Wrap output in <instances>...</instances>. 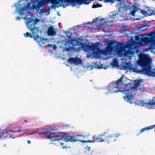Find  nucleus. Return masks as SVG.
Here are the masks:
<instances>
[{"label":"nucleus","mask_w":155,"mask_h":155,"mask_svg":"<svg viewBox=\"0 0 155 155\" xmlns=\"http://www.w3.org/2000/svg\"><path fill=\"white\" fill-rule=\"evenodd\" d=\"M39 21L38 19L33 20L31 18L28 19L26 22L27 26L28 29L30 30L32 34L35 36L33 37L34 40L37 42L42 47H45L49 46L50 47H52L53 44H49L46 43L47 40L44 38H41L38 35L39 31V28L36 26L37 23Z\"/></svg>","instance_id":"nucleus-1"},{"label":"nucleus","mask_w":155,"mask_h":155,"mask_svg":"<svg viewBox=\"0 0 155 155\" xmlns=\"http://www.w3.org/2000/svg\"><path fill=\"white\" fill-rule=\"evenodd\" d=\"M139 58L137 64L142 68V71L150 77H155V72L152 71L149 69L151 62L150 57L147 54H142Z\"/></svg>","instance_id":"nucleus-2"},{"label":"nucleus","mask_w":155,"mask_h":155,"mask_svg":"<svg viewBox=\"0 0 155 155\" xmlns=\"http://www.w3.org/2000/svg\"><path fill=\"white\" fill-rule=\"evenodd\" d=\"M121 84H123V87L121 88V92H126L125 95L123 97L124 99L126 101L130 104L133 103V96L132 94L130 93V90L135 91L136 89L135 86H134V84L131 82H129V83L126 84L124 83V82L121 81Z\"/></svg>","instance_id":"nucleus-3"},{"label":"nucleus","mask_w":155,"mask_h":155,"mask_svg":"<svg viewBox=\"0 0 155 155\" xmlns=\"http://www.w3.org/2000/svg\"><path fill=\"white\" fill-rule=\"evenodd\" d=\"M123 77L122 76L118 80L114 81L110 83L107 87L108 91L111 93L121 92V88L124 87L121 84Z\"/></svg>","instance_id":"nucleus-4"},{"label":"nucleus","mask_w":155,"mask_h":155,"mask_svg":"<svg viewBox=\"0 0 155 155\" xmlns=\"http://www.w3.org/2000/svg\"><path fill=\"white\" fill-rule=\"evenodd\" d=\"M42 130V133L41 132L39 133V134L40 135H44V136L47 139H49L53 142L56 141L59 143V142H58L59 140L62 139L63 138V136H51V134H54L51 132L50 130H49L46 128H42V129H41V131Z\"/></svg>","instance_id":"nucleus-5"},{"label":"nucleus","mask_w":155,"mask_h":155,"mask_svg":"<svg viewBox=\"0 0 155 155\" xmlns=\"http://www.w3.org/2000/svg\"><path fill=\"white\" fill-rule=\"evenodd\" d=\"M108 134L107 132H104L102 134L98 136V137L94 139V142H104L107 143H109L116 140V139L114 137L113 134L109 135L106 136L105 135Z\"/></svg>","instance_id":"nucleus-6"},{"label":"nucleus","mask_w":155,"mask_h":155,"mask_svg":"<svg viewBox=\"0 0 155 155\" xmlns=\"http://www.w3.org/2000/svg\"><path fill=\"white\" fill-rule=\"evenodd\" d=\"M134 44L130 41H129L124 46V44L122 43L117 42L115 45L113 47V49L118 53H119L121 50L124 49V48L128 49H132L134 48Z\"/></svg>","instance_id":"nucleus-7"},{"label":"nucleus","mask_w":155,"mask_h":155,"mask_svg":"<svg viewBox=\"0 0 155 155\" xmlns=\"http://www.w3.org/2000/svg\"><path fill=\"white\" fill-rule=\"evenodd\" d=\"M135 40L140 43H143L145 45H153L155 43L154 38V37H144L140 38L138 36H136L135 37Z\"/></svg>","instance_id":"nucleus-8"},{"label":"nucleus","mask_w":155,"mask_h":155,"mask_svg":"<svg viewBox=\"0 0 155 155\" xmlns=\"http://www.w3.org/2000/svg\"><path fill=\"white\" fill-rule=\"evenodd\" d=\"M61 2L64 1L65 2L68 3L67 5H68L69 3L72 5V7H74L75 5V2H77L79 5L82 4L88 5L92 2L91 0H59Z\"/></svg>","instance_id":"nucleus-9"},{"label":"nucleus","mask_w":155,"mask_h":155,"mask_svg":"<svg viewBox=\"0 0 155 155\" xmlns=\"http://www.w3.org/2000/svg\"><path fill=\"white\" fill-rule=\"evenodd\" d=\"M46 2H50L53 5H55L59 3V1L56 0H48V1H47L46 0H41L38 2L37 5L33 3L32 7L35 9L38 8L40 7H42Z\"/></svg>","instance_id":"nucleus-10"},{"label":"nucleus","mask_w":155,"mask_h":155,"mask_svg":"<svg viewBox=\"0 0 155 155\" xmlns=\"http://www.w3.org/2000/svg\"><path fill=\"white\" fill-rule=\"evenodd\" d=\"M42 128H38L35 129L34 130L31 131L29 130L28 129H26L23 130L24 132L25 133L26 135H32L33 134H39L41 132Z\"/></svg>","instance_id":"nucleus-11"},{"label":"nucleus","mask_w":155,"mask_h":155,"mask_svg":"<svg viewBox=\"0 0 155 155\" xmlns=\"http://www.w3.org/2000/svg\"><path fill=\"white\" fill-rule=\"evenodd\" d=\"M10 133V131H6V130H3V131L2 133L0 135V139L2 138H3V140H4L8 138H12L13 139L15 138V137L14 136V137H12V135H10V136H7L8 134H9Z\"/></svg>","instance_id":"nucleus-12"},{"label":"nucleus","mask_w":155,"mask_h":155,"mask_svg":"<svg viewBox=\"0 0 155 155\" xmlns=\"http://www.w3.org/2000/svg\"><path fill=\"white\" fill-rule=\"evenodd\" d=\"M54 26L51 25L48 29L47 34L49 36H52L56 34L57 30L54 28Z\"/></svg>","instance_id":"nucleus-13"},{"label":"nucleus","mask_w":155,"mask_h":155,"mask_svg":"<svg viewBox=\"0 0 155 155\" xmlns=\"http://www.w3.org/2000/svg\"><path fill=\"white\" fill-rule=\"evenodd\" d=\"M99 44V42H97L96 43V44H92L87 45V48L88 49L93 51H95L96 49L98 51L100 50V49L98 48V46Z\"/></svg>","instance_id":"nucleus-14"},{"label":"nucleus","mask_w":155,"mask_h":155,"mask_svg":"<svg viewBox=\"0 0 155 155\" xmlns=\"http://www.w3.org/2000/svg\"><path fill=\"white\" fill-rule=\"evenodd\" d=\"M63 136V139L64 138L65 141L67 142H68L69 141L71 142H75L77 141L78 140H79L78 139H76L75 136H65V137L64 136Z\"/></svg>","instance_id":"nucleus-15"},{"label":"nucleus","mask_w":155,"mask_h":155,"mask_svg":"<svg viewBox=\"0 0 155 155\" xmlns=\"http://www.w3.org/2000/svg\"><path fill=\"white\" fill-rule=\"evenodd\" d=\"M68 61L71 63H73L76 64H80L81 63V60H80L78 58L70 57L68 60Z\"/></svg>","instance_id":"nucleus-16"},{"label":"nucleus","mask_w":155,"mask_h":155,"mask_svg":"<svg viewBox=\"0 0 155 155\" xmlns=\"http://www.w3.org/2000/svg\"><path fill=\"white\" fill-rule=\"evenodd\" d=\"M75 137L76 139H78L79 140H77V141H79V142H81L82 143H88L89 142L90 143H94V140H81V137H84V136H83L82 135H76L75 136Z\"/></svg>","instance_id":"nucleus-17"},{"label":"nucleus","mask_w":155,"mask_h":155,"mask_svg":"<svg viewBox=\"0 0 155 155\" xmlns=\"http://www.w3.org/2000/svg\"><path fill=\"white\" fill-rule=\"evenodd\" d=\"M143 83V80L142 79H136L135 80L133 84L134 86H135V88L136 89L137 87L140 86L142 85V84Z\"/></svg>","instance_id":"nucleus-18"},{"label":"nucleus","mask_w":155,"mask_h":155,"mask_svg":"<svg viewBox=\"0 0 155 155\" xmlns=\"http://www.w3.org/2000/svg\"><path fill=\"white\" fill-rule=\"evenodd\" d=\"M26 10V7H23L20 8L19 9L18 8H17L16 11L18 13L21 15H22L24 14L25 11Z\"/></svg>","instance_id":"nucleus-19"},{"label":"nucleus","mask_w":155,"mask_h":155,"mask_svg":"<svg viewBox=\"0 0 155 155\" xmlns=\"http://www.w3.org/2000/svg\"><path fill=\"white\" fill-rule=\"evenodd\" d=\"M23 128V127H20V126H17L15 127H14L12 129L10 130V131L12 132H18V133H21L22 131V130H21Z\"/></svg>","instance_id":"nucleus-20"},{"label":"nucleus","mask_w":155,"mask_h":155,"mask_svg":"<svg viewBox=\"0 0 155 155\" xmlns=\"http://www.w3.org/2000/svg\"><path fill=\"white\" fill-rule=\"evenodd\" d=\"M118 15L117 13L110 15H109L110 18L111 19L110 22H113L116 21L118 18Z\"/></svg>","instance_id":"nucleus-21"},{"label":"nucleus","mask_w":155,"mask_h":155,"mask_svg":"<svg viewBox=\"0 0 155 155\" xmlns=\"http://www.w3.org/2000/svg\"><path fill=\"white\" fill-rule=\"evenodd\" d=\"M147 12L148 13L149 15H151L153 14L155 15V8H151L149 9H148Z\"/></svg>","instance_id":"nucleus-22"},{"label":"nucleus","mask_w":155,"mask_h":155,"mask_svg":"<svg viewBox=\"0 0 155 155\" xmlns=\"http://www.w3.org/2000/svg\"><path fill=\"white\" fill-rule=\"evenodd\" d=\"M85 149H87V150H85L86 153L88 154H90L92 153L93 150L91 149V147H89L88 145H87L86 146Z\"/></svg>","instance_id":"nucleus-23"},{"label":"nucleus","mask_w":155,"mask_h":155,"mask_svg":"<svg viewBox=\"0 0 155 155\" xmlns=\"http://www.w3.org/2000/svg\"><path fill=\"white\" fill-rule=\"evenodd\" d=\"M124 55L128 56L129 55H132L133 54V51L131 49L124 50Z\"/></svg>","instance_id":"nucleus-24"},{"label":"nucleus","mask_w":155,"mask_h":155,"mask_svg":"<svg viewBox=\"0 0 155 155\" xmlns=\"http://www.w3.org/2000/svg\"><path fill=\"white\" fill-rule=\"evenodd\" d=\"M32 35L34 36V37H33V36L30 33H29L28 32H26L24 34V36L26 38L30 37L31 38H33V37L35 36L33 34H32Z\"/></svg>","instance_id":"nucleus-25"},{"label":"nucleus","mask_w":155,"mask_h":155,"mask_svg":"<svg viewBox=\"0 0 155 155\" xmlns=\"http://www.w3.org/2000/svg\"><path fill=\"white\" fill-rule=\"evenodd\" d=\"M137 91H140V92H143L145 90L144 88L142 86H138L137 87V88L136 89Z\"/></svg>","instance_id":"nucleus-26"},{"label":"nucleus","mask_w":155,"mask_h":155,"mask_svg":"<svg viewBox=\"0 0 155 155\" xmlns=\"http://www.w3.org/2000/svg\"><path fill=\"white\" fill-rule=\"evenodd\" d=\"M102 6V5L97 3L93 5H92L91 8H97L101 7Z\"/></svg>","instance_id":"nucleus-27"},{"label":"nucleus","mask_w":155,"mask_h":155,"mask_svg":"<svg viewBox=\"0 0 155 155\" xmlns=\"http://www.w3.org/2000/svg\"><path fill=\"white\" fill-rule=\"evenodd\" d=\"M148 36L150 37H154L155 41V31H152L147 35Z\"/></svg>","instance_id":"nucleus-28"},{"label":"nucleus","mask_w":155,"mask_h":155,"mask_svg":"<svg viewBox=\"0 0 155 155\" xmlns=\"http://www.w3.org/2000/svg\"><path fill=\"white\" fill-rule=\"evenodd\" d=\"M154 102L151 103L150 102L148 103L145 102L143 104V106L147 107H148L150 105H153L154 104Z\"/></svg>","instance_id":"nucleus-29"},{"label":"nucleus","mask_w":155,"mask_h":155,"mask_svg":"<svg viewBox=\"0 0 155 155\" xmlns=\"http://www.w3.org/2000/svg\"><path fill=\"white\" fill-rule=\"evenodd\" d=\"M100 25L101 26H103L105 25V23H106V22L104 18H102L100 19Z\"/></svg>","instance_id":"nucleus-30"},{"label":"nucleus","mask_w":155,"mask_h":155,"mask_svg":"<svg viewBox=\"0 0 155 155\" xmlns=\"http://www.w3.org/2000/svg\"><path fill=\"white\" fill-rule=\"evenodd\" d=\"M145 130H147L146 129V127L143 128L141 129L140 131V132L138 133L137 134V135H138L139 134H141L142 133L144 132Z\"/></svg>","instance_id":"nucleus-31"},{"label":"nucleus","mask_w":155,"mask_h":155,"mask_svg":"<svg viewBox=\"0 0 155 155\" xmlns=\"http://www.w3.org/2000/svg\"><path fill=\"white\" fill-rule=\"evenodd\" d=\"M155 126V124L154 125H151L148 127H147L146 129L147 130H150L153 129Z\"/></svg>","instance_id":"nucleus-32"},{"label":"nucleus","mask_w":155,"mask_h":155,"mask_svg":"<svg viewBox=\"0 0 155 155\" xmlns=\"http://www.w3.org/2000/svg\"><path fill=\"white\" fill-rule=\"evenodd\" d=\"M105 2L106 3L110 2L113 3L115 2V0H105Z\"/></svg>","instance_id":"nucleus-33"},{"label":"nucleus","mask_w":155,"mask_h":155,"mask_svg":"<svg viewBox=\"0 0 155 155\" xmlns=\"http://www.w3.org/2000/svg\"><path fill=\"white\" fill-rule=\"evenodd\" d=\"M120 135V134L118 133L115 134L114 135H113L114 137H115V138L116 139V140L117 139V137H118Z\"/></svg>","instance_id":"nucleus-34"},{"label":"nucleus","mask_w":155,"mask_h":155,"mask_svg":"<svg viewBox=\"0 0 155 155\" xmlns=\"http://www.w3.org/2000/svg\"><path fill=\"white\" fill-rule=\"evenodd\" d=\"M31 3H28L27 6L25 5L24 6V7H26V9H27L28 8H31V7H30V5H31Z\"/></svg>","instance_id":"nucleus-35"},{"label":"nucleus","mask_w":155,"mask_h":155,"mask_svg":"<svg viewBox=\"0 0 155 155\" xmlns=\"http://www.w3.org/2000/svg\"><path fill=\"white\" fill-rule=\"evenodd\" d=\"M135 11L134 10H133L130 13V14L131 15H134V14L135 13Z\"/></svg>","instance_id":"nucleus-36"},{"label":"nucleus","mask_w":155,"mask_h":155,"mask_svg":"<svg viewBox=\"0 0 155 155\" xmlns=\"http://www.w3.org/2000/svg\"><path fill=\"white\" fill-rule=\"evenodd\" d=\"M52 48H53V49L54 50H55L57 48V47L56 45L55 44H54V45H53Z\"/></svg>","instance_id":"nucleus-37"},{"label":"nucleus","mask_w":155,"mask_h":155,"mask_svg":"<svg viewBox=\"0 0 155 155\" xmlns=\"http://www.w3.org/2000/svg\"><path fill=\"white\" fill-rule=\"evenodd\" d=\"M65 126L66 127H67L68 128V127H70L69 125H65Z\"/></svg>","instance_id":"nucleus-38"},{"label":"nucleus","mask_w":155,"mask_h":155,"mask_svg":"<svg viewBox=\"0 0 155 155\" xmlns=\"http://www.w3.org/2000/svg\"><path fill=\"white\" fill-rule=\"evenodd\" d=\"M20 17H17L16 18V19L18 20V19H20Z\"/></svg>","instance_id":"nucleus-39"},{"label":"nucleus","mask_w":155,"mask_h":155,"mask_svg":"<svg viewBox=\"0 0 155 155\" xmlns=\"http://www.w3.org/2000/svg\"><path fill=\"white\" fill-rule=\"evenodd\" d=\"M27 142H28V144H30L31 143V141L30 140H27Z\"/></svg>","instance_id":"nucleus-40"},{"label":"nucleus","mask_w":155,"mask_h":155,"mask_svg":"<svg viewBox=\"0 0 155 155\" xmlns=\"http://www.w3.org/2000/svg\"><path fill=\"white\" fill-rule=\"evenodd\" d=\"M123 0H115V1H117V2H120L122 1Z\"/></svg>","instance_id":"nucleus-41"},{"label":"nucleus","mask_w":155,"mask_h":155,"mask_svg":"<svg viewBox=\"0 0 155 155\" xmlns=\"http://www.w3.org/2000/svg\"><path fill=\"white\" fill-rule=\"evenodd\" d=\"M67 51H69L70 50V48H68L67 49Z\"/></svg>","instance_id":"nucleus-42"},{"label":"nucleus","mask_w":155,"mask_h":155,"mask_svg":"<svg viewBox=\"0 0 155 155\" xmlns=\"http://www.w3.org/2000/svg\"><path fill=\"white\" fill-rule=\"evenodd\" d=\"M24 122H28V121L27 120H24Z\"/></svg>","instance_id":"nucleus-43"},{"label":"nucleus","mask_w":155,"mask_h":155,"mask_svg":"<svg viewBox=\"0 0 155 155\" xmlns=\"http://www.w3.org/2000/svg\"><path fill=\"white\" fill-rule=\"evenodd\" d=\"M18 129H18H15V130H17Z\"/></svg>","instance_id":"nucleus-44"},{"label":"nucleus","mask_w":155,"mask_h":155,"mask_svg":"<svg viewBox=\"0 0 155 155\" xmlns=\"http://www.w3.org/2000/svg\"><path fill=\"white\" fill-rule=\"evenodd\" d=\"M15 7H16V6H17V5H16V4L15 5Z\"/></svg>","instance_id":"nucleus-45"},{"label":"nucleus","mask_w":155,"mask_h":155,"mask_svg":"<svg viewBox=\"0 0 155 155\" xmlns=\"http://www.w3.org/2000/svg\"><path fill=\"white\" fill-rule=\"evenodd\" d=\"M130 4H131V3H130Z\"/></svg>","instance_id":"nucleus-46"},{"label":"nucleus","mask_w":155,"mask_h":155,"mask_svg":"<svg viewBox=\"0 0 155 155\" xmlns=\"http://www.w3.org/2000/svg\"><path fill=\"white\" fill-rule=\"evenodd\" d=\"M28 0H26V1H27Z\"/></svg>","instance_id":"nucleus-47"},{"label":"nucleus","mask_w":155,"mask_h":155,"mask_svg":"<svg viewBox=\"0 0 155 155\" xmlns=\"http://www.w3.org/2000/svg\"><path fill=\"white\" fill-rule=\"evenodd\" d=\"M154 28H155V27Z\"/></svg>","instance_id":"nucleus-48"}]
</instances>
